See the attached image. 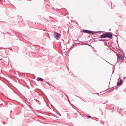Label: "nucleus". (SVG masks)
<instances>
[{"label":"nucleus","instance_id":"nucleus-1","mask_svg":"<svg viewBox=\"0 0 126 126\" xmlns=\"http://www.w3.org/2000/svg\"><path fill=\"white\" fill-rule=\"evenodd\" d=\"M112 37V35L111 34L108 32L103 34L100 36V38H101L108 37L110 38Z\"/></svg>","mask_w":126,"mask_h":126},{"label":"nucleus","instance_id":"nucleus-2","mask_svg":"<svg viewBox=\"0 0 126 126\" xmlns=\"http://www.w3.org/2000/svg\"><path fill=\"white\" fill-rule=\"evenodd\" d=\"M55 34H54L55 38L57 40H59L60 36V34L56 32H55Z\"/></svg>","mask_w":126,"mask_h":126},{"label":"nucleus","instance_id":"nucleus-3","mask_svg":"<svg viewBox=\"0 0 126 126\" xmlns=\"http://www.w3.org/2000/svg\"><path fill=\"white\" fill-rule=\"evenodd\" d=\"M83 32L85 33H89L90 34H94L93 32L87 30H83Z\"/></svg>","mask_w":126,"mask_h":126},{"label":"nucleus","instance_id":"nucleus-4","mask_svg":"<svg viewBox=\"0 0 126 126\" xmlns=\"http://www.w3.org/2000/svg\"><path fill=\"white\" fill-rule=\"evenodd\" d=\"M123 82V81L121 79L120 81V82H119V81L117 82V85L118 86L120 85Z\"/></svg>","mask_w":126,"mask_h":126},{"label":"nucleus","instance_id":"nucleus-5","mask_svg":"<svg viewBox=\"0 0 126 126\" xmlns=\"http://www.w3.org/2000/svg\"><path fill=\"white\" fill-rule=\"evenodd\" d=\"M118 57L119 59H121L123 58V56L122 55H121L120 54H118Z\"/></svg>","mask_w":126,"mask_h":126},{"label":"nucleus","instance_id":"nucleus-6","mask_svg":"<svg viewBox=\"0 0 126 126\" xmlns=\"http://www.w3.org/2000/svg\"><path fill=\"white\" fill-rule=\"evenodd\" d=\"M37 79L39 80L40 81H43V79L42 78H37Z\"/></svg>","mask_w":126,"mask_h":126},{"label":"nucleus","instance_id":"nucleus-7","mask_svg":"<svg viewBox=\"0 0 126 126\" xmlns=\"http://www.w3.org/2000/svg\"><path fill=\"white\" fill-rule=\"evenodd\" d=\"M106 40L105 39H102L99 40V41H105Z\"/></svg>","mask_w":126,"mask_h":126},{"label":"nucleus","instance_id":"nucleus-8","mask_svg":"<svg viewBox=\"0 0 126 126\" xmlns=\"http://www.w3.org/2000/svg\"><path fill=\"white\" fill-rule=\"evenodd\" d=\"M87 117L88 118H91V116H87Z\"/></svg>","mask_w":126,"mask_h":126},{"label":"nucleus","instance_id":"nucleus-9","mask_svg":"<svg viewBox=\"0 0 126 126\" xmlns=\"http://www.w3.org/2000/svg\"><path fill=\"white\" fill-rule=\"evenodd\" d=\"M104 44H105V45H107V42H105L104 43Z\"/></svg>","mask_w":126,"mask_h":126},{"label":"nucleus","instance_id":"nucleus-10","mask_svg":"<svg viewBox=\"0 0 126 126\" xmlns=\"http://www.w3.org/2000/svg\"><path fill=\"white\" fill-rule=\"evenodd\" d=\"M65 94V95L67 96V97L68 98V96L66 95Z\"/></svg>","mask_w":126,"mask_h":126},{"label":"nucleus","instance_id":"nucleus-11","mask_svg":"<svg viewBox=\"0 0 126 126\" xmlns=\"http://www.w3.org/2000/svg\"><path fill=\"white\" fill-rule=\"evenodd\" d=\"M3 124H6L4 122L3 123Z\"/></svg>","mask_w":126,"mask_h":126},{"label":"nucleus","instance_id":"nucleus-12","mask_svg":"<svg viewBox=\"0 0 126 126\" xmlns=\"http://www.w3.org/2000/svg\"><path fill=\"white\" fill-rule=\"evenodd\" d=\"M126 78V77H124V78Z\"/></svg>","mask_w":126,"mask_h":126},{"label":"nucleus","instance_id":"nucleus-13","mask_svg":"<svg viewBox=\"0 0 126 126\" xmlns=\"http://www.w3.org/2000/svg\"><path fill=\"white\" fill-rule=\"evenodd\" d=\"M114 71H113V72H112V73H113L114 72Z\"/></svg>","mask_w":126,"mask_h":126}]
</instances>
